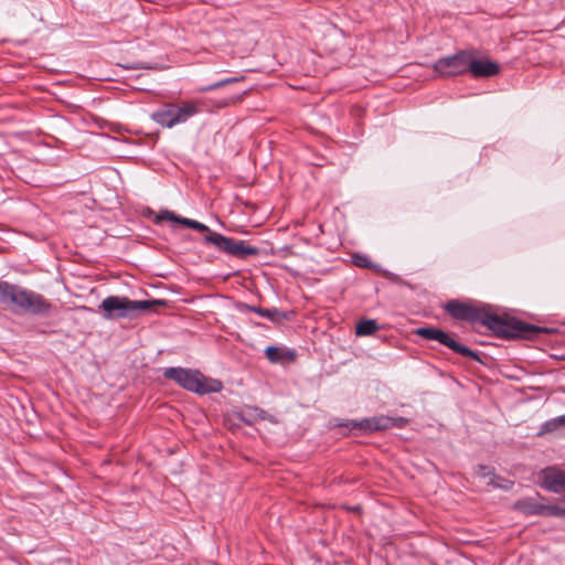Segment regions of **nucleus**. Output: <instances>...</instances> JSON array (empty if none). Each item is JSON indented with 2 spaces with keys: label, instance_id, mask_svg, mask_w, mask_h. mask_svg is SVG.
<instances>
[{
  "label": "nucleus",
  "instance_id": "nucleus-1",
  "mask_svg": "<svg viewBox=\"0 0 565 565\" xmlns=\"http://www.w3.org/2000/svg\"><path fill=\"white\" fill-rule=\"evenodd\" d=\"M445 310L457 320L467 322H480L503 339L526 337L542 331L541 328L524 323L515 318H502L494 315L486 306L450 300L446 303Z\"/></svg>",
  "mask_w": 565,
  "mask_h": 565
},
{
  "label": "nucleus",
  "instance_id": "nucleus-2",
  "mask_svg": "<svg viewBox=\"0 0 565 565\" xmlns=\"http://www.w3.org/2000/svg\"><path fill=\"white\" fill-rule=\"evenodd\" d=\"M163 303L162 300H131L128 297L108 296L98 308L103 311L104 319L115 320L134 318L140 311H149Z\"/></svg>",
  "mask_w": 565,
  "mask_h": 565
},
{
  "label": "nucleus",
  "instance_id": "nucleus-3",
  "mask_svg": "<svg viewBox=\"0 0 565 565\" xmlns=\"http://www.w3.org/2000/svg\"><path fill=\"white\" fill-rule=\"evenodd\" d=\"M163 376L172 380L181 387L196 394L215 393L222 388V383L216 380L205 377L201 372L183 367H168L163 371Z\"/></svg>",
  "mask_w": 565,
  "mask_h": 565
},
{
  "label": "nucleus",
  "instance_id": "nucleus-4",
  "mask_svg": "<svg viewBox=\"0 0 565 565\" xmlns=\"http://www.w3.org/2000/svg\"><path fill=\"white\" fill-rule=\"evenodd\" d=\"M199 113V102H184L181 105L166 104L162 108L151 114V119L162 127L172 128L186 122Z\"/></svg>",
  "mask_w": 565,
  "mask_h": 565
},
{
  "label": "nucleus",
  "instance_id": "nucleus-5",
  "mask_svg": "<svg viewBox=\"0 0 565 565\" xmlns=\"http://www.w3.org/2000/svg\"><path fill=\"white\" fill-rule=\"evenodd\" d=\"M204 243L213 245L218 250L237 258H246L259 253L257 247L246 245L244 241H235L216 232L207 234L204 237Z\"/></svg>",
  "mask_w": 565,
  "mask_h": 565
},
{
  "label": "nucleus",
  "instance_id": "nucleus-6",
  "mask_svg": "<svg viewBox=\"0 0 565 565\" xmlns=\"http://www.w3.org/2000/svg\"><path fill=\"white\" fill-rule=\"evenodd\" d=\"M0 303L14 311L26 310L34 303L33 294L18 285L0 281Z\"/></svg>",
  "mask_w": 565,
  "mask_h": 565
},
{
  "label": "nucleus",
  "instance_id": "nucleus-7",
  "mask_svg": "<svg viewBox=\"0 0 565 565\" xmlns=\"http://www.w3.org/2000/svg\"><path fill=\"white\" fill-rule=\"evenodd\" d=\"M471 50H461L438 58L433 68L441 77L462 75L468 72Z\"/></svg>",
  "mask_w": 565,
  "mask_h": 565
},
{
  "label": "nucleus",
  "instance_id": "nucleus-8",
  "mask_svg": "<svg viewBox=\"0 0 565 565\" xmlns=\"http://www.w3.org/2000/svg\"><path fill=\"white\" fill-rule=\"evenodd\" d=\"M423 339L437 341L450 350L473 360H478V354L468 347L458 343L447 332L437 328H418L415 332Z\"/></svg>",
  "mask_w": 565,
  "mask_h": 565
},
{
  "label": "nucleus",
  "instance_id": "nucleus-9",
  "mask_svg": "<svg viewBox=\"0 0 565 565\" xmlns=\"http://www.w3.org/2000/svg\"><path fill=\"white\" fill-rule=\"evenodd\" d=\"M540 486L554 493L565 492V471L556 467H547L541 470Z\"/></svg>",
  "mask_w": 565,
  "mask_h": 565
},
{
  "label": "nucleus",
  "instance_id": "nucleus-10",
  "mask_svg": "<svg viewBox=\"0 0 565 565\" xmlns=\"http://www.w3.org/2000/svg\"><path fill=\"white\" fill-rule=\"evenodd\" d=\"M468 72L476 78L491 77L500 72L498 63L490 60H478L476 52L471 51Z\"/></svg>",
  "mask_w": 565,
  "mask_h": 565
},
{
  "label": "nucleus",
  "instance_id": "nucleus-11",
  "mask_svg": "<svg viewBox=\"0 0 565 565\" xmlns=\"http://www.w3.org/2000/svg\"><path fill=\"white\" fill-rule=\"evenodd\" d=\"M513 508L527 515H543L544 504L539 503L534 498H523L518 500Z\"/></svg>",
  "mask_w": 565,
  "mask_h": 565
},
{
  "label": "nucleus",
  "instance_id": "nucleus-12",
  "mask_svg": "<svg viewBox=\"0 0 565 565\" xmlns=\"http://www.w3.org/2000/svg\"><path fill=\"white\" fill-rule=\"evenodd\" d=\"M266 358L271 363H290L296 359V353L292 350H282L278 347H268L265 350Z\"/></svg>",
  "mask_w": 565,
  "mask_h": 565
},
{
  "label": "nucleus",
  "instance_id": "nucleus-13",
  "mask_svg": "<svg viewBox=\"0 0 565 565\" xmlns=\"http://www.w3.org/2000/svg\"><path fill=\"white\" fill-rule=\"evenodd\" d=\"M385 423H388L386 416L381 415L354 422L352 426L360 430L370 433L375 430H385Z\"/></svg>",
  "mask_w": 565,
  "mask_h": 565
},
{
  "label": "nucleus",
  "instance_id": "nucleus-14",
  "mask_svg": "<svg viewBox=\"0 0 565 565\" xmlns=\"http://www.w3.org/2000/svg\"><path fill=\"white\" fill-rule=\"evenodd\" d=\"M379 324L373 319L362 320L355 327V333L360 337L372 335L379 330Z\"/></svg>",
  "mask_w": 565,
  "mask_h": 565
},
{
  "label": "nucleus",
  "instance_id": "nucleus-15",
  "mask_svg": "<svg viewBox=\"0 0 565 565\" xmlns=\"http://www.w3.org/2000/svg\"><path fill=\"white\" fill-rule=\"evenodd\" d=\"M562 426H565V414L561 415L558 417L552 418L550 420H546L542 425L541 434L552 433V431L558 429Z\"/></svg>",
  "mask_w": 565,
  "mask_h": 565
},
{
  "label": "nucleus",
  "instance_id": "nucleus-16",
  "mask_svg": "<svg viewBox=\"0 0 565 565\" xmlns=\"http://www.w3.org/2000/svg\"><path fill=\"white\" fill-rule=\"evenodd\" d=\"M252 311L257 312L259 316L267 318L271 321H276L281 318V312L277 309H263L257 307H249Z\"/></svg>",
  "mask_w": 565,
  "mask_h": 565
},
{
  "label": "nucleus",
  "instance_id": "nucleus-17",
  "mask_svg": "<svg viewBox=\"0 0 565 565\" xmlns=\"http://www.w3.org/2000/svg\"><path fill=\"white\" fill-rule=\"evenodd\" d=\"M181 224L186 227L196 230L199 232H207L209 234L212 232L205 224L198 222L195 220L183 217V220L181 221Z\"/></svg>",
  "mask_w": 565,
  "mask_h": 565
},
{
  "label": "nucleus",
  "instance_id": "nucleus-18",
  "mask_svg": "<svg viewBox=\"0 0 565 565\" xmlns=\"http://www.w3.org/2000/svg\"><path fill=\"white\" fill-rule=\"evenodd\" d=\"M386 418H387L388 423H385V429H390L392 427L403 428L408 423V419H406L404 417H390V416H386Z\"/></svg>",
  "mask_w": 565,
  "mask_h": 565
},
{
  "label": "nucleus",
  "instance_id": "nucleus-19",
  "mask_svg": "<svg viewBox=\"0 0 565 565\" xmlns=\"http://www.w3.org/2000/svg\"><path fill=\"white\" fill-rule=\"evenodd\" d=\"M157 218L159 221H171V222H175V223H180V224H181V221L183 220L182 216L175 215L173 212L168 211V210L160 211Z\"/></svg>",
  "mask_w": 565,
  "mask_h": 565
},
{
  "label": "nucleus",
  "instance_id": "nucleus-20",
  "mask_svg": "<svg viewBox=\"0 0 565 565\" xmlns=\"http://www.w3.org/2000/svg\"><path fill=\"white\" fill-rule=\"evenodd\" d=\"M238 81H239L238 77H231V78L222 79V81L216 82L214 84H211V85H209L206 87H203L200 90L201 92L213 90V89H216V88L222 87L224 85H227V84H231V83H235V82H238Z\"/></svg>",
  "mask_w": 565,
  "mask_h": 565
},
{
  "label": "nucleus",
  "instance_id": "nucleus-21",
  "mask_svg": "<svg viewBox=\"0 0 565 565\" xmlns=\"http://www.w3.org/2000/svg\"><path fill=\"white\" fill-rule=\"evenodd\" d=\"M544 514L553 515V516H563L565 515V508L558 505H545L544 504Z\"/></svg>",
  "mask_w": 565,
  "mask_h": 565
},
{
  "label": "nucleus",
  "instance_id": "nucleus-22",
  "mask_svg": "<svg viewBox=\"0 0 565 565\" xmlns=\"http://www.w3.org/2000/svg\"><path fill=\"white\" fill-rule=\"evenodd\" d=\"M241 98L242 97L239 95L231 96V97H227V98H222V99L216 102V107L217 108H225V107H228L231 105H235L236 103H238L241 100Z\"/></svg>",
  "mask_w": 565,
  "mask_h": 565
},
{
  "label": "nucleus",
  "instance_id": "nucleus-23",
  "mask_svg": "<svg viewBox=\"0 0 565 565\" xmlns=\"http://www.w3.org/2000/svg\"><path fill=\"white\" fill-rule=\"evenodd\" d=\"M353 263H354V265L362 267V268H367L371 266V262L364 255H354Z\"/></svg>",
  "mask_w": 565,
  "mask_h": 565
},
{
  "label": "nucleus",
  "instance_id": "nucleus-24",
  "mask_svg": "<svg viewBox=\"0 0 565 565\" xmlns=\"http://www.w3.org/2000/svg\"><path fill=\"white\" fill-rule=\"evenodd\" d=\"M51 305L47 303L42 297L38 296V315L49 313Z\"/></svg>",
  "mask_w": 565,
  "mask_h": 565
},
{
  "label": "nucleus",
  "instance_id": "nucleus-25",
  "mask_svg": "<svg viewBox=\"0 0 565 565\" xmlns=\"http://www.w3.org/2000/svg\"><path fill=\"white\" fill-rule=\"evenodd\" d=\"M129 67H130V68H138V67H143V66H142V65H138V66L132 65V66H129Z\"/></svg>",
  "mask_w": 565,
  "mask_h": 565
}]
</instances>
